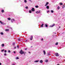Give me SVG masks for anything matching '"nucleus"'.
Here are the masks:
<instances>
[{
    "label": "nucleus",
    "instance_id": "5701e85b",
    "mask_svg": "<svg viewBox=\"0 0 65 65\" xmlns=\"http://www.w3.org/2000/svg\"><path fill=\"white\" fill-rule=\"evenodd\" d=\"M51 12L52 13H53V12H54V11L53 10H51Z\"/></svg>",
    "mask_w": 65,
    "mask_h": 65
},
{
    "label": "nucleus",
    "instance_id": "412c9836",
    "mask_svg": "<svg viewBox=\"0 0 65 65\" xmlns=\"http://www.w3.org/2000/svg\"><path fill=\"white\" fill-rule=\"evenodd\" d=\"M65 7V5H63L62 7V8H64Z\"/></svg>",
    "mask_w": 65,
    "mask_h": 65
},
{
    "label": "nucleus",
    "instance_id": "13d9d810",
    "mask_svg": "<svg viewBox=\"0 0 65 65\" xmlns=\"http://www.w3.org/2000/svg\"><path fill=\"white\" fill-rule=\"evenodd\" d=\"M31 47H33V46H31Z\"/></svg>",
    "mask_w": 65,
    "mask_h": 65
},
{
    "label": "nucleus",
    "instance_id": "6e6552de",
    "mask_svg": "<svg viewBox=\"0 0 65 65\" xmlns=\"http://www.w3.org/2000/svg\"><path fill=\"white\" fill-rule=\"evenodd\" d=\"M55 24H53V25L51 26V27H54V26H55Z\"/></svg>",
    "mask_w": 65,
    "mask_h": 65
},
{
    "label": "nucleus",
    "instance_id": "aec40b11",
    "mask_svg": "<svg viewBox=\"0 0 65 65\" xmlns=\"http://www.w3.org/2000/svg\"><path fill=\"white\" fill-rule=\"evenodd\" d=\"M60 5H63V3H60Z\"/></svg>",
    "mask_w": 65,
    "mask_h": 65
},
{
    "label": "nucleus",
    "instance_id": "423d86ee",
    "mask_svg": "<svg viewBox=\"0 0 65 65\" xmlns=\"http://www.w3.org/2000/svg\"><path fill=\"white\" fill-rule=\"evenodd\" d=\"M0 23L2 24V25H4V23L2 22H1V21H0Z\"/></svg>",
    "mask_w": 65,
    "mask_h": 65
},
{
    "label": "nucleus",
    "instance_id": "8fccbe9b",
    "mask_svg": "<svg viewBox=\"0 0 65 65\" xmlns=\"http://www.w3.org/2000/svg\"><path fill=\"white\" fill-rule=\"evenodd\" d=\"M1 63H0V65H1Z\"/></svg>",
    "mask_w": 65,
    "mask_h": 65
},
{
    "label": "nucleus",
    "instance_id": "9b49d317",
    "mask_svg": "<svg viewBox=\"0 0 65 65\" xmlns=\"http://www.w3.org/2000/svg\"><path fill=\"white\" fill-rule=\"evenodd\" d=\"M2 47H4V44H2Z\"/></svg>",
    "mask_w": 65,
    "mask_h": 65
},
{
    "label": "nucleus",
    "instance_id": "f704fd0d",
    "mask_svg": "<svg viewBox=\"0 0 65 65\" xmlns=\"http://www.w3.org/2000/svg\"><path fill=\"white\" fill-rule=\"evenodd\" d=\"M4 56H6V53H5L4 54Z\"/></svg>",
    "mask_w": 65,
    "mask_h": 65
},
{
    "label": "nucleus",
    "instance_id": "4d7b16f0",
    "mask_svg": "<svg viewBox=\"0 0 65 65\" xmlns=\"http://www.w3.org/2000/svg\"><path fill=\"white\" fill-rule=\"evenodd\" d=\"M29 62H31V61H29Z\"/></svg>",
    "mask_w": 65,
    "mask_h": 65
},
{
    "label": "nucleus",
    "instance_id": "f03ea898",
    "mask_svg": "<svg viewBox=\"0 0 65 65\" xmlns=\"http://www.w3.org/2000/svg\"><path fill=\"white\" fill-rule=\"evenodd\" d=\"M33 36H31L30 37V40H33Z\"/></svg>",
    "mask_w": 65,
    "mask_h": 65
},
{
    "label": "nucleus",
    "instance_id": "c85d7f7f",
    "mask_svg": "<svg viewBox=\"0 0 65 65\" xmlns=\"http://www.w3.org/2000/svg\"><path fill=\"white\" fill-rule=\"evenodd\" d=\"M35 7H36V8H38V6H36Z\"/></svg>",
    "mask_w": 65,
    "mask_h": 65
},
{
    "label": "nucleus",
    "instance_id": "f8f14e48",
    "mask_svg": "<svg viewBox=\"0 0 65 65\" xmlns=\"http://www.w3.org/2000/svg\"><path fill=\"white\" fill-rule=\"evenodd\" d=\"M40 62L41 63H42L43 62V61L42 60H41L40 61Z\"/></svg>",
    "mask_w": 65,
    "mask_h": 65
},
{
    "label": "nucleus",
    "instance_id": "f3484780",
    "mask_svg": "<svg viewBox=\"0 0 65 65\" xmlns=\"http://www.w3.org/2000/svg\"><path fill=\"white\" fill-rule=\"evenodd\" d=\"M29 12L30 13H32V11H31V10H30L29 11Z\"/></svg>",
    "mask_w": 65,
    "mask_h": 65
},
{
    "label": "nucleus",
    "instance_id": "a211bd4d",
    "mask_svg": "<svg viewBox=\"0 0 65 65\" xmlns=\"http://www.w3.org/2000/svg\"><path fill=\"white\" fill-rule=\"evenodd\" d=\"M11 19L10 18H8V20H9V21H10V20Z\"/></svg>",
    "mask_w": 65,
    "mask_h": 65
},
{
    "label": "nucleus",
    "instance_id": "f257e3e1",
    "mask_svg": "<svg viewBox=\"0 0 65 65\" xmlns=\"http://www.w3.org/2000/svg\"><path fill=\"white\" fill-rule=\"evenodd\" d=\"M19 53L21 54V55H23V54H24V55H25V54H26V52H24L22 50H21V51Z\"/></svg>",
    "mask_w": 65,
    "mask_h": 65
},
{
    "label": "nucleus",
    "instance_id": "6ab92c4d",
    "mask_svg": "<svg viewBox=\"0 0 65 65\" xmlns=\"http://www.w3.org/2000/svg\"><path fill=\"white\" fill-rule=\"evenodd\" d=\"M39 62V60H36L35 61V62Z\"/></svg>",
    "mask_w": 65,
    "mask_h": 65
},
{
    "label": "nucleus",
    "instance_id": "de8ad7c7",
    "mask_svg": "<svg viewBox=\"0 0 65 65\" xmlns=\"http://www.w3.org/2000/svg\"><path fill=\"white\" fill-rule=\"evenodd\" d=\"M49 12V11H47V12Z\"/></svg>",
    "mask_w": 65,
    "mask_h": 65
},
{
    "label": "nucleus",
    "instance_id": "37998d69",
    "mask_svg": "<svg viewBox=\"0 0 65 65\" xmlns=\"http://www.w3.org/2000/svg\"><path fill=\"white\" fill-rule=\"evenodd\" d=\"M55 45H57V42H56V44H55Z\"/></svg>",
    "mask_w": 65,
    "mask_h": 65
},
{
    "label": "nucleus",
    "instance_id": "4be33fe9",
    "mask_svg": "<svg viewBox=\"0 0 65 65\" xmlns=\"http://www.w3.org/2000/svg\"><path fill=\"white\" fill-rule=\"evenodd\" d=\"M4 10H2V12H4Z\"/></svg>",
    "mask_w": 65,
    "mask_h": 65
},
{
    "label": "nucleus",
    "instance_id": "393cba45",
    "mask_svg": "<svg viewBox=\"0 0 65 65\" xmlns=\"http://www.w3.org/2000/svg\"><path fill=\"white\" fill-rule=\"evenodd\" d=\"M45 62H48V60H45Z\"/></svg>",
    "mask_w": 65,
    "mask_h": 65
},
{
    "label": "nucleus",
    "instance_id": "20e7f679",
    "mask_svg": "<svg viewBox=\"0 0 65 65\" xmlns=\"http://www.w3.org/2000/svg\"><path fill=\"white\" fill-rule=\"evenodd\" d=\"M43 53H44V55H45V54H46V52H45V51H43Z\"/></svg>",
    "mask_w": 65,
    "mask_h": 65
},
{
    "label": "nucleus",
    "instance_id": "2eb2a0df",
    "mask_svg": "<svg viewBox=\"0 0 65 65\" xmlns=\"http://www.w3.org/2000/svg\"><path fill=\"white\" fill-rule=\"evenodd\" d=\"M60 8V6H58V7H57V9L59 10V9Z\"/></svg>",
    "mask_w": 65,
    "mask_h": 65
},
{
    "label": "nucleus",
    "instance_id": "c756f323",
    "mask_svg": "<svg viewBox=\"0 0 65 65\" xmlns=\"http://www.w3.org/2000/svg\"><path fill=\"white\" fill-rule=\"evenodd\" d=\"M18 41H21V39H18Z\"/></svg>",
    "mask_w": 65,
    "mask_h": 65
},
{
    "label": "nucleus",
    "instance_id": "bb28decb",
    "mask_svg": "<svg viewBox=\"0 0 65 65\" xmlns=\"http://www.w3.org/2000/svg\"><path fill=\"white\" fill-rule=\"evenodd\" d=\"M25 8L26 9H28V7L26 6L25 7Z\"/></svg>",
    "mask_w": 65,
    "mask_h": 65
},
{
    "label": "nucleus",
    "instance_id": "2f4dec72",
    "mask_svg": "<svg viewBox=\"0 0 65 65\" xmlns=\"http://www.w3.org/2000/svg\"><path fill=\"white\" fill-rule=\"evenodd\" d=\"M57 56H59V54L58 53H57Z\"/></svg>",
    "mask_w": 65,
    "mask_h": 65
},
{
    "label": "nucleus",
    "instance_id": "a878e982",
    "mask_svg": "<svg viewBox=\"0 0 65 65\" xmlns=\"http://www.w3.org/2000/svg\"><path fill=\"white\" fill-rule=\"evenodd\" d=\"M24 2H25V3H26L27 2V0H24Z\"/></svg>",
    "mask_w": 65,
    "mask_h": 65
},
{
    "label": "nucleus",
    "instance_id": "a18cd8bd",
    "mask_svg": "<svg viewBox=\"0 0 65 65\" xmlns=\"http://www.w3.org/2000/svg\"><path fill=\"white\" fill-rule=\"evenodd\" d=\"M16 47H16L15 46V47H14V48H16Z\"/></svg>",
    "mask_w": 65,
    "mask_h": 65
},
{
    "label": "nucleus",
    "instance_id": "9d476101",
    "mask_svg": "<svg viewBox=\"0 0 65 65\" xmlns=\"http://www.w3.org/2000/svg\"><path fill=\"white\" fill-rule=\"evenodd\" d=\"M45 27H48V26L46 24H45Z\"/></svg>",
    "mask_w": 65,
    "mask_h": 65
},
{
    "label": "nucleus",
    "instance_id": "7ed1b4c3",
    "mask_svg": "<svg viewBox=\"0 0 65 65\" xmlns=\"http://www.w3.org/2000/svg\"><path fill=\"white\" fill-rule=\"evenodd\" d=\"M31 10V11H35V9H34V8H32Z\"/></svg>",
    "mask_w": 65,
    "mask_h": 65
},
{
    "label": "nucleus",
    "instance_id": "7c9ffc66",
    "mask_svg": "<svg viewBox=\"0 0 65 65\" xmlns=\"http://www.w3.org/2000/svg\"><path fill=\"white\" fill-rule=\"evenodd\" d=\"M4 50H1V52H4Z\"/></svg>",
    "mask_w": 65,
    "mask_h": 65
},
{
    "label": "nucleus",
    "instance_id": "dca6fc26",
    "mask_svg": "<svg viewBox=\"0 0 65 65\" xmlns=\"http://www.w3.org/2000/svg\"><path fill=\"white\" fill-rule=\"evenodd\" d=\"M55 56H57V53L55 54Z\"/></svg>",
    "mask_w": 65,
    "mask_h": 65
},
{
    "label": "nucleus",
    "instance_id": "39448f33",
    "mask_svg": "<svg viewBox=\"0 0 65 65\" xmlns=\"http://www.w3.org/2000/svg\"><path fill=\"white\" fill-rule=\"evenodd\" d=\"M49 4V2H47L46 3V4L45 5V6H47V5L48 4Z\"/></svg>",
    "mask_w": 65,
    "mask_h": 65
},
{
    "label": "nucleus",
    "instance_id": "b1692460",
    "mask_svg": "<svg viewBox=\"0 0 65 65\" xmlns=\"http://www.w3.org/2000/svg\"><path fill=\"white\" fill-rule=\"evenodd\" d=\"M0 34H1V35H3V33L2 32H1Z\"/></svg>",
    "mask_w": 65,
    "mask_h": 65
},
{
    "label": "nucleus",
    "instance_id": "603ef678",
    "mask_svg": "<svg viewBox=\"0 0 65 65\" xmlns=\"http://www.w3.org/2000/svg\"><path fill=\"white\" fill-rule=\"evenodd\" d=\"M11 22H12V23H13V22H12V21Z\"/></svg>",
    "mask_w": 65,
    "mask_h": 65
},
{
    "label": "nucleus",
    "instance_id": "bf43d9fd",
    "mask_svg": "<svg viewBox=\"0 0 65 65\" xmlns=\"http://www.w3.org/2000/svg\"><path fill=\"white\" fill-rule=\"evenodd\" d=\"M27 65H28V64H27Z\"/></svg>",
    "mask_w": 65,
    "mask_h": 65
},
{
    "label": "nucleus",
    "instance_id": "79ce46f5",
    "mask_svg": "<svg viewBox=\"0 0 65 65\" xmlns=\"http://www.w3.org/2000/svg\"><path fill=\"white\" fill-rule=\"evenodd\" d=\"M29 1H30L31 2H32V1H31V0H29Z\"/></svg>",
    "mask_w": 65,
    "mask_h": 65
},
{
    "label": "nucleus",
    "instance_id": "c03bdc74",
    "mask_svg": "<svg viewBox=\"0 0 65 65\" xmlns=\"http://www.w3.org/2000/svg\"><path fill=\"white\" fill-rule=\"evenodd\" d=\"M43 39H42L41 40H42L43 41Z\"/></svg>",
    "mask_w": 65,
    "mask_h": 65
},
{
    "label": "nucleus",
    "instance_id": "864d4df0",
    "mask_svg": "<svg viewBox=\"0 0 65 65\" xmlns=\"http://www.w3.org/2000/svg\"><path fill=\"white\" fill-rule=\"evenodd\" d=\"M57 44L58 45V42H57Z\"/></svg>",
    "mask_w": 65,
    "mask_h": 65
},
{
    "label": "nucleus",
    "instance_id": "e433bc0d",
    "mask_svg": "<svg viewBox=\"0 0 65 65\" xmlns=\"http://www.w3.org/2000/svg\"><path fill=\"white\" fill-rule=\"evenodd\" d=\"M17 48H19V45H17Z\"/></svg>",
    "mask_w": 65,
    "mask_h": 65
},
{
    "label": "nucleus",
    "instance_id": "473e14b6",
    "mask_svg": "<svg viewBox=\"0 0 65 65\" xmlns=\"http://www.w3.org/2000/svg\"><path fill=\"white\" fill-rule=\"evenodd\" d=\"M37 13H39V12L38 11H37L36 12Z\"/></svg>",
    "mask_w": 65,
    "mask_h": 65
},
{
    "label": "nucleus",
    "instance_id": "3c124183",
    "mask_svg": "<svg viewBox=\"0 0 65 65\" xmlns=\"http://www.w3.org/2000/svg\"><path fill=\"white\" fill-rule=\"evenodd\" d=\"M59 28H61V27L60 26H59Z\"/></svg>",
    "mask_w": 65,
    "mask_h": 65
},
{
    "label": "nucleus",
    "instance_id": "ddd939ff",
    "mask_svg": "<svg viewBox=\"0 0 65 65\" xmlns=\"http://www.w3.org/2000/svg\"><path fill=\"white\" fill-rule=\"evenodd\" d=\"M15 59H16V60L19 59V58L18 57H16L15 58Z\"/></svg>",
    "mask_w": 65,
    "mask_h": 65
},
{
    "label": "nucleus",
    "instance_id": "0eeeda50",
    "mask_svg": "<svg viewBox=\"0 0 65 65\" xmlns=\"http://www.w3.org/2000/svg\"><path fill=\"white\" fill-rule=\"evenodd\" d=\"M46 8L47 9H49V6H47L46 7Z\"/></svg>",
    "mask_w": 65,
    "mask_h": 65
},
{
    "label": "nucleus",
    "instance_id": "4c0bfd02",
    "mask_svg": "<svg viewBox=\"0 0 65 65\" xmlns=\"http://www.w3.org/2000/svg\"><path fill=\"white\" fill-rule=\"evenodd\" d=\"M40 11H41L40 10L39 11H38L39 13H40Z\"/></svg>",
    "mask_w": 65,
    "mask_h": 65
},
{
    "label": "nucleus",
    "instance_id": "ea45409f",
    "mask_svg": "<svg viewBox=\"0 0 65 65\" xmlns=\"http://www.w3.org/2000/svg\"><path fill=\"white\" fill-rule=\"evenodd\" d=\"M13 53H14V54H15L16 52L15 51H14Z\"/></svg>",
    "mask_w": 65,
    "mask_h": 65
},
{
    "label": "nucleus",
    "instance_id": "cd10ccee",
    "mask_svg": "<svg viewBox=\"0 0 65 65\" xmlns=\"http://www.w3.org/2000/svg\"><path fill=\"white\" fill-rule=\"evenodd\" d=\"M11 21H14L15 20H14V19H12L11 20Z\"/></svg>",
    "mask_w": 65,
    "mask_h": 65
},
{
    "label": "nucleus",
    "instance_id": "5fc2aeb1",
    "mask_svg": "<svg viewBox=\"0 0 65 65\" xmlns=\"http://www.w3.org/2000/svg\"><path fill=\"white\" fill-rule=\"evenodd\" d=\"M48 55H50V54H48Z\"/></svg>",
    "mask_w": 65,
    "mask_h": 65
},
{
    "label": "nucleus",
    "instance_id": "c9c22d12",
    "mask_svg": "<svg viewBox=\"0 0 65 65\" xmlns=\"http://www.w3.org/2000/svg\"><path fill=\"white\" fill-rule=\"evenodd\" d=\"M8 53H10V50L8 51Z\"/></svg>",
    "mask_w": 65,
    "mask_h": 65
},
{
    "label": "nucleus",
    "instance_id": "72a5a7b5",
    "mask_svg": "<svg viewBox=\"0 0 65 65\" xmlns=\"http://www.w3.org/2000/svg\"><path fill=\"white\" fill-rule=\"evenodd\" d=\"M7 52V51L6 50H5L4 51V53H6Z\"/></svg>",
    "mask_w": 65,
    "mask_h": 65
},
{
    "label": "nucleus",
    "instance_id": "1a4fd4ad",
    "mask_svg": "<svg viewBox=\"0 0 65 65\" xmlns=\"http://www.w3.org/2000/svg\"><path fill=\"white\" fill-rule=\"evenodd\" d=\"M6 31H9V29H6L5 30Z\"/></svg>",
    "mask_w": 65,
    "mask_h": 65
},
{
    "label": "nucleus",
    "instance_id": "58836bf2",
    "mask_svg": "<svg viewBox=\"0 0 65 65\" xmlns=\"http://www.w3.org/2000/svg\"><path fill=\"white\" fill-rule=\"evenodd\" d=\"M27 50V48H26L25 49V50Z\"/></svg>",
    "mask_w": 65,
    "mask_h": 65
},
{
    "label": "nucleus",
    "instance_id": "6e6d98bb",
    "mask_svg": "<svg viewBox=\"0 0 65 65\" xmlns=\"http://www.w3.org/2000/svg\"><path fill=\"white\" fill-rule=\"evenodd\" d=\"M57 65H60V64H57Z\"/></svg>",
    "mask_w": 65,
    "mask_h": 65
},
{
    "label": "nucleus",
    "instance_id": "a19ab883",
    "mask_svg": "<svg viewBox=\"0 0 65 65\" xmlns=\"http://www.w3.org/2000/svg\"><path fill=\"white\" fill-rule=\"evenodd\" d=\"M13 44L14 45L15 44V43H13Z\"/></svg>",
    "mask_w": 65,
    "mask_h": 65
},
{
    "label": "nucleus",
    "instance_id": "052dcab7",
    "mask_svg": "<svg viewBox=\"0 0 65 65\" xmlns=\"http://www.w3.org/2000/svg\"><path fill=\"white\" fill-rule=\"evenodd\" d=\"M55 34H56V33H55Z\"/></svg>",
    "mask_w": 65,
    "mask_h": 65
},
{
    "label": "nucleus",
    "instance_id": "49530a36",
    "mask_svg": "<svg viewBox=\"0 0 65 65\" xmlns=\"http://www.w3.org/2000/svg\"><path fill=\"white\" fill-rule=\"evenodd\" d=\"M29 54H31V52H29Z\"/></svg>",
    "mask_w": 65,
    "mask_h": 65
},
{
    "label": "nucleus",
    "instance_id": "4468645a",
    "mask_svg": "<svg viewBox=\"0 0 65 65\" xmlns=\"http://www.w3.org/2000/svg\"><path fill=\"white\" fill-rule=\"evenodd\" d=\"M44 25V24H42L41 25V27H43V26Z\"/></svg>",
    "mask_w": 65,
    "mask_h": 65
},
{
    "label": "nucleus",
    "instance_id": "09e8293b",
    "mask_svg": "<svg viewBox=\"0 0 65 65\" xmlns=\"http://www.w3.org/2000/svg\"><path fill=\"white\" fill-rule=\"evenodd\" d=\"M12 65H15V64H12Z\"/></svg>",
    "mask_w": 65,
    "mask_h": 65
}]
</instances>
